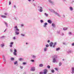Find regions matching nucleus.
Here are the masks:
<instances>
[{"instance_id":"obj_1","label":"nucleus","mask_w":74,"mask_h":74,"mask_svg":"<svg viewBox=\"0 0 74 74\" xmlns=\"http://www.w3.org/2000/svg\"><path fill=\"white\" fill-rule=\"evenodd\" d=\"M14 30L15 31V35H18L19 34V29H18V27L17 26H15L14 27Z\"/></svg>"},{"instance_id":"obj_2","label":"nucleus","mask_w":74,"mask_h":74,"mask_svg":"<svg viewBox=\"0 0 74 74\" xmlns=\"http://www.w3.org/2000/svg\"><path fill=\"white\" fill-rule=\"evenodd\" d=\"M49 11H51V12L54 13V14L56 15H57V16H58L60 17V15L58 13H57V12H55V11H54V10H53L49 9Z\"/></svg>"},{"instance_id":"obj_3","label":"nucleus","mask_w":74,"mask_h":74,"mask_svg":"<svg viewBox=\"0 0 74 74\" xmlns=\"http://www.w3.org/2000/svg\"><path fill=\"white\" fill-rule=\"evenodd\" d=\"M57 56L55 55L53 57V60L52 62L53 63H55L56 62V59H57Z\"/></svg>"},{"instance_id":"obj_4","label":"nucleus","mask_w":74,"mask_h":74,"mask_svg":"<svg viewBox=\"0 0 74 74\" xmlns=\"http://www.w3.org/2000/svg\"><path fill=\"white\" fill-rule=\"evenodd\" d=\"M38 10L39 11V12H42L43 9H42V7L40 6H38Z\"/></svg>"},{"instance_id":"obj_5","label":"nucleus","mask_w":74,"mask_h":74,"mask_svg":"<svg viewBox=\"0 0 74 74\" xmlns=\"http://www.w3.org/2000/svg\"><path fill=\"white\" fill-rule=\"evenodd\" d=\"M17 52V50H16V49H14V52L13 53V54L15 56H16V55H17L16 54V53Z\"/></svg>"},{"instance_id":"obj_6","label":"nucleus","mask_w":74,"mask_h":74,"mask_svg":"<svg viewBox=\"0 0 74 74\" xmlns=\"http://www.w3.org/2000/svg\"><path fill=\"white\" fill-rule=\"evenodd\" d=\"M48 1L50 4H51V5H54V4H55L54 2H53V1L51 0H48Z\"/></svg>"},{"instance_id":"obj_7","label":"nucleus","mask_w":74,"mask_h":74,"mask_svg":"<svg viewBox=\"0 0 74 74\" xmlns=\"http://www.w3.org/2000/svg\"><path fill=\"white\" fill-rule=\"evenodd\" d=\"M31 71H34L36 70V68L34 67H33L31 68L30 69Z\"/></svg>"},{"instance_id":"obj_8","label":"nucleus","mask_w":74,"mask_h":74,"mask_svg":"<svg viewBox=\"0 0 74 74\" xmlns=\"http://www.w3.org/2000/svg\"><path fill=\"white\" fill-rule=\"evenodd\" d=\"M47 71H48L47 70V69H45L44 70V74H46L47 73Z\"/></svg>"},{"instance_id":"obj_9","label":"nucleus","mask_w":74,"mask_h":74,"mask_svg":"<svg viewBox=\"0 0 74 74\" xmlns=\"http://www.w3.org/2000/svg\"><path fill=\"white\" fill-rule=\"evenodd\" d=\"M47 22L49 23H50L51 24L52 23V21L51 20H47Z\"/></svg>"},{"instance_id":"obj_10","label":"nucleus","mask_w":74,"mask_h":74,"mask_svg":"<svg viewBox=\"0 0 74 74\" xmlns=\"http://www.w3.org/2000/svg\"><path fill=\"white\" fill-rule=\"evenodd\" d=\"M57 44V43H56V42H55L54 43L53 45V48H55V46H56V45Z\"/></svg>"},{"instance_id":"obj_11","label":"nucleus","mask_w":74,"mask_h":74,"mask_svg":"<svg viewBox=\"0 0 74 74\" xmlns=\"http://www.w3.org/2000/svg\"><path fill=\"white\" fill-rule=\"evenodd\" d=\"M47 25H48V23H44V25H43V27H46Z\"/></svg>"},{"instance_id":"obj_12","label":"nucleus","mask_w":74,"mask_h":74,"mask_svg":"<svg viewBox=\"0 0 74 74\" xmlns=\"http://www.w3.org/2000/svg\"><path fill=\"white\" fill-rule=\"evenodd\" d=\"M53 44V43L52 42H51V43H50V47H52V45Z\"/></svg>"},{"instance_id":"obj_13","label":"nucleus","mask_w":74,"mask_h":74,"mask_svg":"<svg viewBox=\"0 0 74 74\" xmlns=\"http://www.w3.org/2000/svg\"><path fill=\"white\" fill-rule=\"evenodd\" d=\"M1 16L2 17V18H7V16L4 15H1Z\"/></svg>"},{"instance_id":"obj_14","label":"nucleus","mask_w":74,"mask_h":74,"mask_svg":"<svg viewBox=\"0 0 74 74\" xmlns=\"http://www.w3.org/2000/svg\"><path fill=\"white\" fill-rule=\"evenodd\" d=\"M44 15L46 17L48 16V14L47 13H44Z\"/></svg>"},{"instance_id":"obj_15","label":"nucleus","mask_w":74,"mask_h":74,"mask_svg":"<svg viewBox=\"0 0 74 74\" xmlns=\"http://www.w3.org/2000/svg\"><path fill=\"white\" fill-rule=\"evenodd\" d=\"M5 46V45H4V44H1V47H4Z\"/></svg>"},{"instance_id":"obj_16","label":"nucleus","mask_w":74,"mask_h":74,"mask_svg":"<svg viewBox=\"0 0 74 74\" xmlns=\"http://www.w3.org/2000/svg\"><path fill=\"white\" fill-rule=\"evenodd\" d=\"M69 9L71 11H73V7H70Z\"/></svg>"},{"instance_id":"obj_17","label":"nucleus","mask_w":74,"mask_h":74,"mask_svg":"<svg viewBox=\"0 0 74 74\" xmlns=\"http://www.w3.org/2000/svg\"><path fill=\"white\" fill-rule=\"evenodd\" d=\"M2 57L3 60H4V61L5 62V57L3 55L2 56Z\"/></svg>"},{"instance_id":"obj_18","label":"nucleus","mask_w":74,"mask_h":74,"mask_svg":"<svg viewBox=\"0 0 74 74\" xmlns=\"http://www.w3.org/2000/svg\"><path fill=\"white\" fill-rule=\"evenodd\" d=\"M44 50L45 52H46V51H47V47L45 48Z\"/></svg>"},{"instance_id":"obj_19","label":"nucleus","mask_w":74,"mask_h":74,"mask_svg":"<svg viewBox=\"0 0 74 74\" xmlns=\"http://www.w3.org/2000/svg\"><path fill=\"white\" fill-rule=\"evenodd\" d=\"M39 67H43V64H40L39 65Z\"/></svg>"},{"instance_id":"obj_20","label":"nucleus","mask_w":74,"mask_h":74,"mask_svg":"<svg viewBox=\"0 0 74 74\" xmlns=\"http://www.w3.org/2000/svg\"><path fill=\"white\" fill-rule=\"evenodd\" d=\"M68 53H71V50H69L68 51Z\"/></svg>"},{"instance_id":"obj_21","label":"nucleus","mask_w":74,"mask_h":74,"mask_svg":"<svg viewBox=\"0 0 74 74\" xmlns=\"http://www.w3.org/2000/svg\"><path fill=\"white\" fill-rule=\"evenodd\" d=\"M15 60V58H11V60H12V61H14Z\"/></svg>"},{"instance_id":"obj_22","label":"nucleus","mask_w":74,"mask_h":74,"mask_svg":"<svg viewBox=\"0 0 74 74\" xmlns=\"http://www.w3.org/2000/svg\"><path fill=\"white\" fill-rule=\"evenodd\" d=\"M4 23L5 24V25H6V26L7 27H8V24L5 22H4Z\"/></svg>"},{"instance_id":"obj_23","label":"nucleus","mask_w":74,"mask_h":74,"mask_svg":"<svg viewBox=\"0 0 74 74\" xmlns=\"http://www.w3.org/2000/svg\"><path fill=\"white\" fill-rule=\"evenodd\" d=\"M63 30H67V28L64 27L63 28Z\"/></svg>"},{"instance_id":"obj_24","label":"nucleus","mask_w":74,"mask_h":74,"mask_svg":"<svg viewBox=\"0 0 74 74\" xmlns=\"http://www.w3.org/2000/svg\"><path fill=\"white\" fill-rule=\"evenodd\" d=\"M69 35L70 36L71 35H72V33L71 32H69Z\"/></svg>"},{"instance_id":"obj_25","label":"nucleus","mask_w":74,"mask_h":74,"mask_svg":"<svg viewBox=\"0 0 74 74\" xmlns=\"http://www.w3.org/2000/svg\"><path fill=\"white\" fill-rule=\"evenodd\" d=\"M17 63H18V62H17V61H16L14 62V64L15 65L16 64H17Z\"/></svg>"},{"instance_id":"obj_26","label":"nucleus","mask_w":74,"mask_h":74,"mask_svg":"<svg viewBox=\"0 0 74 74\" xmlns=\"http://www.w3.org/2000/svg\"><path fill=\"white\" fill-rule=\"evenodd\" d=\"M51 73H55V71L53 70H51Z\"/></svg>"},{"instance_id":"obj_27","label":"nucleus","mask_w":74,"mask_h":74,"mask_svg":"<svg viewBox=\"0 0 74 74\" xmlns=\"http://www.w3.org/2000/svg\"><path fill=\"white\" fill-rule=\"evenodd\" d=\"M59 65V66H62V62H60Z\"/></svg>"},{"instance_id":"obj_28","label":"nucleus","mask_w":74,"mask_h":74,"mask_svg":"<svg viewBox=\"0 0 74 74\" xmlns=\"http://www.w3.org/2000/svg\"><path fill=\"white\" fill-rule=\"evenodd\" d=\"M71 73L72 74H74V71L71 70Z\"/></svg>"},{"instance_id":"obj_29","label":"nucleus","mask_w":74,"mask_h":74,"mask_svg":"<svg viewBox=\"0 0 74 74\" xmlns=\"http://www.w3.org/2000/svg\"><path fill=\"white\" fill-rule=\"evenodd\" d=\"M23 59L22 58H20L19 59V60H20V61H23Z\"/></svg>"},{"instance_id":"obj_30","label":"nucleus","mask_w":74,"mask_h":74,"mask_svg":"<svg viewBox=\"0 0 74 74\" xmlns=\"http://www.w3.org/2000/svg\"><path fill=\"white\" fill-rule=\"evenodd\" d=\"M52 26H53V27H55V25L53 23L52 24Z\"/></svg>"},{"instance_id":"obj_31","label":"nucleus","mask_w":74,"mask_h":74,"mask_svg":"<svg viewBox=\"0 0 74 74\" xmlns=\"http://www.w3.org/2000/svg\"><path fill=\"white\" fill-rule=\"evenodd\" d=\"M59 50H60V48H58L56 49V51H59Z\"/></svg>"},{"instance_id":"obj_32","label":"nucleus","mask_w":74,"mask_h":74,"mask_svg":"<svg viewBox=\"0 0 74 74\" xmlns=\"http://www.w3.org/2000/svg\"><path fill=\"white\" fill-rule=\"evenodd\" d=\"M32 58H33V59H35V58H36V56L34 55H33L32 56Z\"/></svg>"},{"instance_id":"obj_33","label":"nucleus","mask_w":74,"mask_h":74,"mask_svg":"<svg viewBox=\"0 0 74 74\" xmlns=\"http://www.w3.org/2000/svg\"><path fill=\"white\" fill-rule=\"evenodd\" d=\"M71 70L74 71V67H73L71 68Z\"/></svg>"},{"instance_id":"obj_34","label":"nucleus","mask_w":74,"mask_h":74,"mask_svg":"<svg viewBox=\"0 0 74 74\" xmlns=\"http://www.w3.org/2000/svg\"><path fill=\"white\" fill-rule=\"evenodd\" d=\"M13 44H14V42H10V44L11 45H13Z\"/></svg>"},{"instance_id":"obj_35","label":"nucleus","mask_w":74,"mask_h":74,"mask_svg":"<svg viewBox=\"0 0 74 74\" xmlns=\"http://www.w3.org/2000/svg\"><path fill=\"white\" fill-rule=\"evenodd\" d=\"M46 47H47L48 48V47H49V45L47 44L46 45Z\"/></svg>"},{"instance_id":"obj_36","label":"nucleus","mask_w":74,"mask_h":74,"mask_svg":"<svg viewBox=\"0 0 74 74\" xmlns=\"http://www.w3.org/2000/svg\"><path fill=\"white\" fill-rule=\"evenodd\" d=\"M60 31H58L57 32V33H58V34H60Z\"/></svg>"},{"instance_id":"obj_37","label":"nucleus","mask_w":74,"mask_h":74,"mask_svg":"<svg viewBox=\"0 0 74 74\" xmlns=\"http://www.w3.org/2000/svg\"><path fill=\"white\" fill-rule=\"evenodd\" d=\"M21 35L22 36H23V37H25V35L23 34H21Z\"/></svg>"},{"instance_id":"obj_38","label":"nucleus","mask_w":74,"mask_h":74,"mask_svg":"<svg viewBox=\"0 0 74 74\" xmlns=\"http://www.w3.org/2000/svg\"><path fill=\"white\" fill-rule=\"evenodd\" d=\"M40 22L41 23H42L44 22V21H43V20H40Z\"/></svg>"},{"instance_id":"obj_39","label":"nucleus","mask_w":74,"mask_h":74,"mask_svg":"<svg viewBox=\"0 0 74 74\" xmlns=\"http://www.w3.org/2000/svg\"><path fill=\"white\" fill-rule=\"evenodd\" d=\"M23 64L24 65H25V64H26V62H23Z\"/></svg>"},{"instance_id":"obj_40","label":"nucleus","mask_w":74,"mask_h":74,"mask_svg":"<svg viewBox=\"0 0 74 74\" xmlns=\"http://www.w3.org/2000/svg\"><path fill=\"white\" fill-rule=\"evenodd\" d=\"M51 67L50 66H49V65H48L47 66V68L48 69H50V68Z\"/></svg>"},{"instance_id":"obj_41","label":"nucleus","mask_w":74,"mask_h":74,"mask_svg":"<svg viewBox=\"0 0 74 74\" xmlns=\"http://www.w3.org/2000/svg\"><path fill=\"white\" fill-rule=\"evenodd\" d=\"M20 68L21 69H23V67L22 66H20Z\"/></svg>"},{"instance_id":"obj_42","label":"nucleus","mask_w":74,"mask_h":74,"mask_svg":"<svg viewBox=\"0 0 74 74\" xmlns=\"http://www.w3.org/2000/svg\"><path fill=\"white\" fill-rule=\"evenodd\" d=\"M4 15H8V13H4Z\"/></svg>"},{"instance_id":"obj_43","label":"nucleus","mask_w":74,"mask_h":74,"mask_svg":"<svg viewBox=\"0 0 74 74\" xmlns=\"http://www.w3.org/2000/svg\"><path fill=\"white\" fill-rule=\"evenodd\" d=\"M63 45H66V43L65 42H63Z\"/></svg>"},{"instance_id":"obj_44","label":"nucleus","mask_w":74,"mask_h":74,"mask_svg":"<svg viewBox=\"0 0 74 74\" xmlns=\"http://www.w3.org/2000/svg\"><path fill=\"white\" fill-rule=\"evenodd\" d=\"M61 36H64V33H62L61 34Z\"/></svg>"},{"instance_id":"obj_45","label":"nucleus","mask_w":74,"mask_h":74,"mask_svg":"<svg viewBox=\"0 0 74 74\" xmlns=\"http://www.w3.org/2000/svg\"><path fill=\"white\" fill-rule=\"evenodd\" d=\"M54 69L56 70V71H58V69L56 68H55Z\"/></svg>"},{"instance_id":"obj_46","label":"nucleus","mask_w":74,"mask_h":74,"mask_svg":"<svg viewBox=\"0 0 74 74\" xmlns=\"http://www.w3.org/2000/svg\"><path fill=\"white\" fill-rule=\"evenodd\" d=\"M40 74H43V73L42 72H40L39 73Z\"/></svg>"},{"instance_id":"obj_47","label":"nucleus","mask_w":74,"mask_h":74,"mask_svg":"<svg viewBox=\"0 0 74 74\" xmlns=\"http://www.w3.org/2000/svg\"><path fill=\"white\" fill-rule=\"evenodd\" d=\"M4 36H1V38H4Z\"/></svg>"},{"instance_id":"obj_48","label":"nucleus","mask_w":74,"mask_h":74,"mask_svg":"<svg viewBox=\"0 0 74 74\" xmlns=\"http://www.w3.org/2000/svg\"><path fill=\"white\" fill-rule=\"evenodd\" d=\"M72 46H74V43H73L72 44Z\"/></svg>"},{"instance_id":"obj_49","label":"nucleus","mask_w":74,"mask_h":74,"mask_svg":"<svg viewBox=\"0 0 74 74\" xmlns=\"http://www.w3.org/2000/svg\"><path fill=\"white\" fill-rule=\"evenodd\" d=\"M23 24H21V27H23Z\"/></svg>"},{"instance_id":"obj_50","label":"nucleus","mask_w":74,"mask_h":74,"mask_svg":"<svg viewBox=\"0 0 74 74\" xmlns=\"http://www.w3.org/2000/svg\"><path fill=\"white\" fill-rule=\"evenodd\" d=\"M31 61L32 62H34V60H32Z\"/></svg>"},{"instance_id":"obj_51","label":"nucleus","mask_w":74,"mask_h":74,"mask_svg":"<svg viewBox=\"0 0 74 74\" xmlns=\"http://www.w3.org/2000/svg\"><path fill=\"white\" fill-rule=\"evenodd\" d=\"M11 4V1H10L9 3V5H10Z\"/></svg>"},{"instance_id":"obj_52","label":"nucleus","mask_w":74,"mask_h":74,"mask_svg":"<svg viewBox=\"0 0 74 74\" xmlns=\"http://www.w3.org/2000/svg\"><path fill=\"white\" fill-rule=\"evenodd\" d=\"M10 47H12V45H10Z\"/></svg>"},{"instance_id":"obj_53","label":"nucleus","mask_w":74,"mask_h":74,"mask_svg":"<svg viewBox=\"0 0 74 74\" xmlns=\"http://www.w3.org/2000/svg\"><path fill=\"white\" fill-rule=\"evenodd\" d=\"M47 42H50V40H48L47 41Z\"/></svg>"},{"instance_id":"obj_54","label":"nucleus","mask_w":74,"mask_h":74,"mask_svg":"<svg viewBox=\"0 0 74 74\" xmlns=\"http://www.w3.org/2000/svg\"><path fill=\"white\" fill-rule=\"evenodd\" d=\"M33 5H34L35 7V6H36V4H34V3H33Z\"/></svg>"},{"instance_id":"obj_55","label":"nucleus","mask_w":74,"mask_h":74,"mask_svg":"<svg viewBox=\"0 0 74 74\" xmlns=\"http://www.w3.org/2000/svg\"><path fill=\"white\" fill-rule=\"evenodd\" d=\"M14 8H16V6H15V5H14Z\"/></svg>"},{"instance_id":"obj_56","label":"nucleus","mask_w":74,"mask_h":74,"mask_svg":"<svg viewBox=\"0 0 74 74\" xmlns=\"http://www.w3.org/2000/svg\"><path fill=\"white\" fill-rule=\"evenodd\" d=\"M13 39L14 40H15L16 39L15 37H14Z\"/></svg>"},{"instance_id":"obj_57","label":"nucleus","mask_w":74,"mask_h":74,"mask_svg":"<svg viewBox=\"0 0 74 74\" xmlns=\"http://www.w3.org/2000/svg\"><path fill=\"white\" fill-rule=\"evenodd\" d=\"M63 1H66V0H62Z\"/></svg>"},{"instance_id":"obj_58","label":"nucleus","mask_w":74,"mask_h":74,"mask_svg":"<svg viewBox=\"0 0 74 74\" xmlns=\"http://www.w3.org/2000/svg\"><path fill=\"white\" fill-rule=\"evenodd\" d=\"M7 30V29H6L4 31V32H6V31Z\"/></svg>"},{"instance_id":"obj_59","label":"nucleus","mask_w":74,"mask_h":74,"mask_svg":"<svg viewBox=\"0 0 74 74\" xmlns=\"http://www.w3.org/2000/svg\"><path fill=\"white\" fill-rule=\"evenodd\" d=\"M12 49H10V52H12Z\"/></svg>"},{"instance_id":"obj_60","label":"nucleus","mask_w":74,"mask_h":74,"mask_svg":"<svg viewBox=\"0 0 74 74\" xmlns=\"http://www.w3.org/2000/svg\"><path fill=\"white\" fill-rule=\"evenodd\" d=\"M28 0V1H29V2L31 1V0Z\"/></svg>"},{"instance_id":"obj_61","label":"nucleus","mask_w":74,"mask_h":74,"mask_svg":"<svg viewBox=\"0 0 74 74\" xmlns=\"http://www.w3.org/2000/svg\"><path fill=\"white\" fill-rule=\"evenodd\" d=\"M63 17H65V15H63Z\"/></svg>"},{"instance_id":"obj_62","label":"nucleus","mask_w":74,"mask_h":74,"mask_svg":"<svg viewBox=\"0 0 74 74\" xmlns=\"http://www.w3.org/2000/svg\"><path fill=\"white\" fill-rule=\"evenodd\" d=\"M28 44V43H27V42L26 43V45H27Z\"/></svg>"},{"instance_id":"obj_63","label":"nucleus","mask_w":74,"mask_h":74,"mask_svg":"<svg viewBox=\"0 0 74 74\" xmlns=\"http://www.w3.org/2000/svg\"><path fill=\"white\" fill-rule=\"evenodd\" d=\"M62 60H63V61H64V59H63Z\"/></svg>"},{"instance_id":"obj_64","label":"nucleus","mask_w":74,"mask_h":74,"mask_svg":"<svg viewBox=\"0 0 74 74\" xmlns=\"http://www.w3.org/2000/svg\"><path fill=\"white\" fill-rule=\"evenodd\" d=\"M72 2H74V1H72Z\"/></svg>"}]
</instances>
